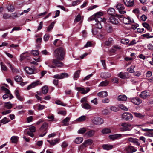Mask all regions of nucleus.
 I'll list each match as a JSON object with an SVG mask.
<instances>
[{"instance_id": "f257e3e1", "label": "nucleus", "mask_w": 153, "mask_h": 153, "mask_svg": "<svg viewBox=\"0 0 153 153\" xmlns=\"http://www.w3.org/2000/svg\"><path fill=\"white\" fill-rule=\"evenodd\" d=\"M65 54V50L64 48L62 47H58L54 51V55L56 59H53L52 62L53 65H52L50 61L46 62L45 63L49 67L52 68H55L56 66L58 67H62L63 64L60 61L64 59Z\"/></svg>"}, {"instance_id": "f03ea898", "label": "nucleus", "mask_w": 153, "mask_h": 153, "mask_svg": "<svg viewBox=\"0 0 153 153\" xmlns=\"http://www.w3.org/2000/svg\"><path fill=\"white\" fill-rule=\"evenodd\" d=\"M133 126L130 123L127 122L122 123L120 126V129L122 132L129 131L133 128Z\"/></svg>"}, {"instance_id": "7ed1b4c3", "label": "nucleus", "mask_w": 153, "mask_h": 153, "mask_svg": "<svg viewBox=\"0 0 153 153\" xmlns=\"http://www.w3.org/2000/svg\"><path fill=\"white\" fill-rule=\"evenodd\" d=\"M133 117L132 115L128 112H125L122 115V119L126 121L131 120Z\"/></svg>"}, {"instance_id": "20e7f679", "label": "nucleus", "mask_w": 153, "mask_h": 153, "mask_svg": "<svg viewBox=\"0 0 153 153\" xmlns=\"http://www.w3.org/2000/svg\"><path fill=\"white\" fill-rule=\"evenodd\" d=\"M141 129L142 131L146 132L144 134L145 136L149 137H153V129L141 128Z\"/></svg>"}, {"instance_id": "39448f33", "label": "nucleus", "mask_w": 153, "mask_h": 153, "mask_svg": "<svg viewBox=\"0 0 153 153\" xmlns=\"http://www.w3.org/2000/svg\"><path fill=\"white\" fill-rule=\"evenodd\" d=\"M92 123L95 125H101L104 123V120L102 118L98 117H95L92 120Z\"/></svg>"}, {"instance_id": "423d86ee", "label": "nucleus", "mask_w": 153, "mask_h": 153, "mask_svg": "<svg viewBox=\"0 0 153 153\" xmlns=\"http://www.w3.org/2000/svg\"><path fill=\"white\" fill-rule=\"evenodd\" d=\"M42 83L40 82L39 80H38L32 83L30 85L28 86L27 87V90H30V89L33 88L35 86H37L38 85H41Z\"/></svg>"}, {"instance_id": "0eeeda50", "label": "nucleus", "mask_w": 153, "mask_h": 153, "mask_svg": "<svg viewBox=\"0 0 153 153\" xmlns=\"http://www.w3.org/2000/svg\"><path fill=\"white\" fill-rule=\"evenodd\" d=\"M93 141L90 139H88L85 140L84 142L83 143L82 145H81L80 147V149H83L84 147H86L88 145H90L92 144L93 143Z\"/></svg>"}, {"instance_id": "6e6552de", "label": "nucleus", "mask_w": 153, "mask_h": 153, "mask_svg": "<svg viewBox=\"0 0 153 153\" xmlns=\"http://www.w3.org/2000/svg\"><path fill=\"white\" fill-rule=\"evenodd\" d=\"M151 95L150 92L145 91L142 92L140 95V97L143 99H146L149 97Z\"/></svg>"}, {"instance_id": "1a4fd4ad", "label": "nucleus", "mask_w": 153, "mask_h": 153, "mask_svg": "<svg viewBox=\"0 0 153 153\" xmlns=\"http://www.w3.org/2000/svg\"><path fill=\"white\" fill-rule=\"evenodd\" d=\"M68 76V74L65 73H62L60 74H56L53 76V78L55 79H62L65 77H67Z\"/></svg>"}, {"instance_id": "9d476101", "label": "nucleus", "mask_w": 153, "mask_h": 153, "mask_svg": "<svg viewBox=\"0 0 153 153\" xmlns=\"http://www.w3.org/2000/svg\"><path fill=\"white\" fill-rule=\"evenodd\" d=\"M108 137L110 139L115 140L121 138L122 137V135L121 134H114L110 135Z\"/></svg>"}, {"instance_id": "9b49d317", "label": "nucleus", "mask_w": 153, "mask_h": 153, "mask_svg": "<svg viewBox=\"0 0 153 153\" xmlns=\"http://www.w3.org/2000/svg\"><path fill=\"white\" fill-rule=\"evenodd\" d=\"M124 4L127 7H132L134 4V0H123Z\"/></svg>"}, {"instance_id": "f8f14e48", "label": "nucleus", "mask_w": 153, "mask_h": 153, "mask_svg": "<svg viewBox=\"0 0 153 153\" xmlns=\"http://www.w3.org/2000/svg\"><path fill=\"white\" fill-rule=\"evenodd\" d=\"M7 64L8 66L10 68L11 70L13 73H19V69L16 68L14 65L10 62H8Z\"/></svg>"}, {"instance_id": "ddd939ff", "label": "nucleus", "mask_w": 153, "mask_h": 153, "mask_svg": "<svg viewBox=\"0 0 153 153\" xmlns=\"http://www.w3.org/2000/svg\"><path fill=\"white\" fill-rule=\"evenodd\" d=\"M131 101L134 104L138 105L142 102L141 100L138 97L133 98L131 99Z\"/></svg>"}, {"instance_id": "4468645a", "label": "nucleus", "mask_w": 153, "mask_h": 153, "mask_svg": "<svg viewBox=\"0 0 153 153\" xmlns=\"http://www.w3.org/2000/svg\"><path fill=\"white\" fill-rule=\"evenodd\" d=\"M120 20L125 24H130L132 22L130 18L129 17H128L127 18L124 17L122 19H120Z\"/></svg>"}, {"instance_id": "2eb2a0df", "label": "nucleus", "mask_w": 153, "mask_h": 153, "mask_svg": "<svg viewBox=\"0 0 153 153\" xmlns=\"http://www.w3.org/2000/svg\"><path fill=\"white\" fill-rule=\"evenodd\" d=\"M102 147L104 149L107 150L111 149L114 147L113 145L108 144H103Z\"/></svg>"}, {"instance_id": "dca6fc26", "label": "nucleus", "mask_w": 153, "mask_h": 153, "mask_svg": "<svg viewBox=\"0 0 153 153\" xmlns=\"http://www.w3.org/2000/svg\"><path fill=\"white\" fill-rule=\"evenodd\" d=\"M126 149L128 153H132L137 150L136 149L132 146L127 147Z\"/></svg>"}, {"instance_id": "f3484780", "label": "nucleus", "mask_w": 153, "mask_h": 153, "mask_svg": "<svg viewBox=\"0 0 153 153\" xmlns=\"http://www.w3.org/2000/svg\"><path fill=\"white\" fill-rule=\"evenodd\" d=\"M117 76L121 78L125 79L128 78V73L127 72L123 73L122 72H120L119 73Z\"/></svg>"}, {"instance_id": "a211bd4d", "label": "nucleus", "mask_w": 153, "mask_h": 153, "mask_svg": "<svg viewBox=\"0 0 153 153\" xmlns=\"http://www.w3.org/2000/svg\"><path fill=\"white\" fill-rule=\"evenodd\" d=\"M97 95L99 97L103 98L107 97L108 95V93L106 91H102L98 93Z\"/></svg>"}, {"instance_id": "6ab92c4d", "label": "nucleus", "mask_w": 153, "mask_h": 153, "mask_svg": "<svg viewBox=\"0 0 153 153\" xmlns=\"http://www.w3.org/2000/svg\"><path fill=\"white\" fill-rule=\"evenodd\" d=\"M48 123H47L45 122L44 123L40 128L41 131H46L48 129Z\"/></svg>"}, {"instance_id": "aec40b11", "label": "nucleus", "mask_w": 153, "mask_h": 153, "mask_svg": "<svg viewBox=\"0 0 153 153\" xmlns=\"http://www.w3.org/2000/svg\"><path fill=\"white\" fill-rule=\"evenodd\" d=\"M25 70L26 72L29 74H32L34 72V70L32 68H31L29 67H26L25 69Z\"/></svg>"}, {"instance_id": "412c9836", "label": "nucleus", "mask_w": 153, "mask_h": 153, "mask_svg": "<svg viewBox=\"0 0 153 153\" xmlns=\"http://www.w3.org/2000/svg\"><path fill=\"white\" fill-rule=\"evenodd\" d=\"M109 20L111 22L112 24L115 25H117L119 23V22L118 20L113 16L109 18Z\"/></svg>"}, {"instance_id": "4be33fe9", "label": "nucleus", "mask_w": 153, "mask_h": 153, "mask_svg": "<svg viewBox=\"0 0 153 153\" xmlns=\"http://www.w3.org/2000/svg\"><path fill=\"white\" fill-rule=\"evenodd\" d=\"M114 41L113 39L111 38H109L108 41H105L104 44L105 45L107 46H110L113 43Z\"/></svg>"}, {"instance_id": "5701e85b", "label": "nucleus", "mask_w": 153, "mask_h": 153, "mask_svg": "<svg viewBox=\"0 0 153 153\" xmlns=\"http://www.w3.org/2000/svg\"><path fill=\"white\" fill-rule=\"evenodd\" d=\"M100 76L102 78H107L111 76V74L108 73H102L101 74Z\"/></svg>"}, {"instance_id": "b1692460", "label": "nucleus", "mask_w": 153, "mask_h": 153, "mask_svg": "<svg viewBox=\"0 0 153 153\" xmlns=\"http://www.w3.org/2000/svg\"><path fill=\"white\" fill-rule=\"evenodd\" d=\"M127 99V97L124 95H119L118 97V100L119 101H126Z\"/></svg>"}, {"instance_id": "393cba45", "label": "nucleus", "mask_w": 153, "mask_h": 153, "mask_svg": "<svg viewBox=\"0 0 153 153\" xmlns=\"http://www.w3.org/2000/svg\"><path fill=\"white\" fill-rule=\"evenodd\" d=\"M82 107L86 109H89L91 108V106L87 103L85 102L82 105Z\"/></svg>"}, {"instance_id": "a878e982", "label": "nucleus", "mask_w": 153, "mask_h": 153, "mask_svg": "<svg viewBox=\"0 0 153 153\" xmlns=\"http://www.w3.org/2000/svg\"><path fill=\"white\" fill-rule=\"evenodd\" d=\"M36 107H38V109L39 110H41L45 108V107L44 105H41L40 104L36 105H34L33 106V108H36Z\"/></svg>"}, {"instance_id": "bb28decb", "label": "nucleus", "mask_w": 153, "mask_h": 153, "mask_svg": "<svg viewBox=\"0 0 153 153\" xmlns=\"http://www.w3.org/2000/svg\"><path fill=\"white\" fill-rule=\"evenodd\" d=\"M95 133V131L94 130H91L87 132L85 135L88 137H90L93 136Z\"/></svg>"}, {"instance_id": "cd10ccee", "label": "nucleus", "mask_w": 153, "mask_h": 153, "mask_svg": "<svg viewBox=\"0 0 153 153\" xmlns=\"http://www.w3.org/2000/svg\"><path fill=\"white\" fill-rule=\"evenodd\" d=\"M101 132L103 134H106L111 133V130L110 128H105L102 130Z\"/></svg>"}, {"instance_id": "c85d7f7f", "label": "nucleus", "mask_w": 153, "mask_h": 153, "mask_svg": "<svg viewBox=\"0 0 153 153\" xmlns=\"http://www.w3.org/2000/svg\"><path fill=\"white\" fill-rule=\"evenodd\" d=\"M105 29L106 31L108 33H112L113 31V29L112 27L109 25L106 26Z\"/></svg>"}, {"instance_id": "c756f323", "label": "nucleus", "mask_w": 153, "mask_h": 153, "mask_svg": "<svg viewBox=\"0 0 153 153\" xmlns=\"http://www.w3.org/2000/svg\"><path fill=\"white\" fill-rule=\"evenodd\" d=\"M137 140L136 138H133L131 137L129 138L128 139V141L129 142H130L133 143L134 144H136L138 146L139 144L137 143Z\"/></svg>"}, {"instance_id": "7c9ffc66", "label": "nucleus", "mask_w": 153, "mask_h": 153, "mask_svg": "<svg viewBox=\"0 0 153 153\" xmlns=\"http://www.w3.org/2000/svg\"><path fill=\"white\" fill-rule=\"evenodd\" d=\"M83 140V138L81 137H77L75 140V142L76 144H80L81 143Z\"/></svg>"}, {"instance_id": "2f4dec72", "label": "nucleus", "mask_w": 153, "mask_h": 153, "mask_svg": "<svg viewBox=\"0 0 153 153\" xmlns=\"http://www.w3.org/2000/svg\"><path fill=\"white\" fill-rule=\"evenodd\" d=\"M107 13L108 14L113 15L115 13V10L113 8H110L108 10Z\"/></svg>"}, {"instance_id": "473e14b6", "label": "nucleus", "mask_w": 153, "mask_h": 153, "mask_svg": "<svg viewBox=\"0 0 153 153\" xmlns=\"http://www.w3.org/2000/svg\"><path fill=\"white\" fill-rule=\"evenodd\" d=\"M48 88L47 86H45L42 88V93L44 94H46L48 92Z\"/></svg>"}, {"instance_id": "72a5a7b5", "label": "nucleus", "mask_w": 153, "mask_h": 153, "mask_svg": "<svg viewBox=\"0 0 153 153\" xmlns=\"http://www.w3.org/2000/svg\"><path fill=\"white\" fill-rule=\"evenodd\" d=\"M109 83V82L107 80L102 81L99 85V86H107Z\"/></svg>"}, {"instance_id": "f704fd0d", "label": "nucleus", "mask_w": 153, "mask_h": 153, "mask_svg": "<svg viewBox=\"0 0 153 153\" xmlns=\"http://www.w3.org/2000/svg\"><path fill=\"white\" fill-rule=\"evenodd\" d=\"M14 79L17 82H20L22 80V77L19 75L16 76L14 78Z\"/></svg>"}, {"instance_id": "c9c22d12", "label": "nucleus", "mask_w": 153, "mask_h": 153, "mask_svg": "<svg viewBox=\"0 0 153 153\" xmlns=\"http://www.w3.org/2000/svg\"><path fill=\"white\" fill-rule=\"evenodd\" d=\"M4 107L6 108L10 109L12 107V105L10 102L4 103Z\"/></svg>"}, {"instance_id": "e433bc0d", "label": "nucleus", "mask_w": 153, "mask_h": 153, "mask_svg": "<svg viewBox=\"0 0 153 153\" xmlns=\"http://www.w3.org/2000/svg\"><path fill=\"white\" fill-rule=\"evenodd\" d=\"M11 142L13 143H16L18 140V137L15 136H13L11 138Z\"/></svg>"}, {"instance_id": "4c0bfd02", "label": "nucleus", "mask_w": 153, "mask_h": 153, "mask_svg": "<svg viewBox=\"0 0 153 153\" xmlns=\"http://www.w3.org/2000/svg\"><path fill=\"white\" fill-rule=\"evenodd\" d=\"M7 9L9 12H13L15 10L14 7L13 6L11 5H9L7 7Z\"/></svg>"}, {"instance_id": "58836bf2", "label": "nucleus", "mask_w": 153, "mask_h": 153, "mask_svg": "<svg viewBox=\"0 0 153 153\" xmlns=\"http://www.w3.org/2000/svg\"><path fill=\"white\" fill-rule=\"evenodd\" d=\"M116 7L117 9L118 10H123L125 9L123 5L120 3L117 4Z\"/></svg>"}, {"instance_id": "ea45409f", "label": "nucleus", "mask_w": 153, "mask_h": 153, "mask_svg": "<svg viewBox=\"0 0 153 153\" xmlns=\"http://www.w3.org/2000/svg\"><path fill=\"white\" fill-rule=\"evenodd\" d=\"M80 72V71L79 70H78L76 71V72L75 73L74 75V79L76 80L77 79V78L78 77L79 74Z\"/></svg>"}, {"instance_id": "a19ab883", "label": "nucleus", "mask_w": 153, "mask_h": 153, "mask_svg": "<svg viewBox=\"0 0 153 153\" xmlns=\"http://www.w3.org/2000/svg\"><path fill=\"white\" fill-rule=\"evenodd\" d=\"M1 65L2 70L5 71H7L8 69L6 66L2 62L1 63Z\"/></svg>"}, {"instance_id": "79ce46f5", "label": "nucleus", "mask_w": 153, "mask_h": 153, "mask_svg": "<svg viewBox=\"0 0 153 153\" xmlns=\"http://www.w3.org/2000/svg\"><path fill=\"white\" fill-rule=\"evenodd\" d=\"M81 16L80 14H78L75 17L74 19V22L75 23H77L80 21L81 20Z\"/></svg>"}, {"instance_id": "37998d69", "label": "nucleus", "mask_w": 153, "mask_h": 153, "mask_svg": "<svg viewBox=\"0 0 153 153\" xmlns=\"http://www.w3.org/2000/svg\"><path fill=\"white\" fill-rule=\"evenodd\" d=\"M70 120V118L67 117L65 119H64L63 120V123L64 124V125L66 126L68 125V124L67 123L69 122Z\"/></svg>"}, {"instance_id": "c03bdc74", "label": "nucleus", "mask_w": 153, "mask_h": 153, "mask_svg": "<svg viewBox=\"0 0 153 153\" xmlns=\"http://www.w3.org/2000/svg\"><path fill=\"white\" fill-rule=\"evenodd\" d=\"M134 115L137 117H139L140 118H142L144 117V115L140 113H137L135 112L134 113Z\"/></svg>"}, {"instance_id": "a18cd8bd", "label": "nucleus", "mask_w": 153, "mask_h": 153, "mask_svg": "<svg viewBox=\"0 0 153 153\" xmlns=\"http://www.w3.org/2000/svg\"><path fill=\"white\" fill-rule=\"evenodd\" d=\"M55 23L54 22H52L51 25L48 27L47 31H51V30L53 28Z\"/></svg>"}, {"instance_id": "49530a36", "label": "nucleus", "mask_w": 153, "mask_h": 153, "mask_svg": "<svg viewBox=\"0 0 153 153\" xmlns=\"http://www.w3.org/2000/svg\"><path fill=\"white\" fill-rule=\"evenodd\" d=\"M59 139L58 138H56L54 140H52L51 145L53 146L55 145L56 143H59Z\"/></svg>"}, {"instance_id": "de8ad7c7", "label": "nucleus", "mask_w": 153, "mask_h": 153, "mask_svg": "<svg viewBox=\"0 0 153 153\" xmlns=\"http://www.w3.org/2000/svg\"><path fill=\"white\" fill-rule=\"evenodd\" d=\"M119 107L121 109L127 111L128 109L123 104H120L119 105Z\"/></svg>"}, {"instance_id": "09e8293b", "label": "nucleus", "mask_w": 153, "mask_h": 153, "mask_svg": "<svg viewBox=\"0 0 153 153\" xmlns=\"http://www.w3.org/2000/svg\"><path fill=\"white\" fill-rule=\"evenodd\" d=\"M86 131V129L85 128H80L78 131L79 134H83L85 133Z\"/></svg>"}, {"instance_id": "8fccbe9b", "label": "nucleus", "mask_w": 153, "mask_h": 153, "mask_svg": "<svg viewBox=\"0 0 153 153\" xmlns=\"http://www.w3.org/2000/svg\"><path fill=\"white\" fill-rule=\"evenodd\" d=\"M86 119V117L85 116H82L79 118L77 120L79 122H82L85 121Z\"/></svg>"}, {"instance_id": "3c124183", "label": "nucleus", "mask_w": 153, "mask_h": 153, "mask_svg": "<svg viewBox=\"0 0 153 153\" xmlns=\"http://www.w3.org/2000/svg\"><path fill=\"white\" fill-rule=\"evenodd\" d=\"M1 89L2 91H5L7 94H8L10 92V91L9 89L4 86H2L1 87Z\"/></svg>"}, {"instance_id": "603ef678", "label": "nucleus", "mask_w": 153, "mask_h": 153, "mask_svg": "<svg viewBox=\"0 0 153 153\" xmlns=\"http://www.w3.org/2000/svg\"><path fill=\"white\" fill-rule=\"evenodd\" d=\"M142 36L143 37L146 38L147 39L153 38V36L149 35V33H148L143 34Z\"/></svg>"}, {"instance_id": "864d4df0", "label": "nucleus", "mask_w": 153, "mask_h": 153, "mask_svg": "<svg viewBox=\"0 0 153 153\" xmlns=\"http://www.w3.org/2000/svg\"><path fill=\"white\" fill-rule=\"evenodd\" d=\"M9 121L7 120V118L6 117H4L3 119L1 120L0 123H1L5 124L9 122Z\"/></svg>"}, {"instance_id": "5fc2aeb1", "label": "nucleus", "mask_w": 153, "mask_h": 153, "mask_svg": "<svg viewBox=\"0 0 153 153\" xmlns=\"http://www.w3.org/2000/svg\"><path fill=\"white\" fill-rule=\"evenodd\" d=\"M95 27L96 28L99 29H100L102 28L101 23L100 22H96L95 24Z\"/></svg>"}, {"instance_id": "6e6d98bb", "label": "nucleus", "mask_w": 153, "mask_h": 153, "mask_svg": "<svg viewBox=\"0 0 153 153\" xmlns=\"http://www.w3.org/2000/svg\"><path fill=\"white\" fill-rule=\"evenodd\" d=\"M103 15V13L102 12H99L96 13L94 15L96 16V18L98 17H100Z\"/></svg>"}, {"instance_id": "4d7b16f0", "label": "nucleus", "mask_w": 153, "mask_h": 153, "mask_svg": "<svg viewBox=\"0 0 153 153\" xmlns=\"http://www.w3.org/2000/svg\"><path fill=\"white\" fill-rule=\"evenodd\" d=\"M129 42V40L126 39H123L121 41V42L124 44H127Z\"/></svg>"}, {"instance_id": "13d9d810", "label": "nucleus", "mask_w": 153, "mask_h": 153, "mask_svg": "<svg viewBox=\"0 0 153 153\" xmlns=\"http://www.w3.org/2000/svg\"><path fill=\"white\" fill-rule=\"evenodd\" d=\"M110 109L114 111H117L119 110V108L115 106H111L110 108Z\"/></svg>"}, {"instance_id": "bf43d9fd", "label": "nucleus", "mask_w": 153, "mask_h": 153, "mask_svg": "<svg viewBox=\"0 0 153 153\" xmlns=\"http://www.w3.org/2000/svg\"><path fill=\"white\" fill-rule=\"evenodd\" d=\"M90 91V89L88 88H86V90L84 88H83L81 91V93L83 94H85L87 92H88Z\"/></svg>"}, {"instance_id": "052dcab7", "label": "nucleus", "mask_w": 153, "mask_h": 153, "mask_svg": "<svg viewBox=\"0 0 153 153\" xmlns=\"http://www.w3.org/2000/svg\"><path fill=\"white\" fill-rule=\"evenodd\" d=\"M2 18L4 19H7L10 18V16L8 14L5 13L3 14Z\"/></svg>"}, {"instance_id": "680f3d73", "label": "nucleus", "mask_w": 153, "mask_h": 153, "mask_svg": "<svg viewBox=\"0 0 153 153\" xmlns=\"http://www.w3.org/2000/svg\"><path fill=\"white\" fill-rule=\"evenodd\" d=\"M92 43L91 41H88L87 42L84 47L85 48H88L92 46Z\"/></svg>"}, {"instance_id": "e2e57ef3", "label": "nucleus", "mask_w": 153, "mask_h": 153, "mask_svg": "<svg viewBox=\"0 0 153 153\" xmlns=\"http://www.w3.org/2000/svg\"><path fill=\"white\" fill-rule=\"evenodd\" d=\"M143 26L145 28H147L148 30H149L150 27L149 24L146 22L142 23Z\"/></svg>"}, {"instance_id": "0e129e2a", "label": "nucleus", "mask_w": 153, "mask_h": 153, "mask_svg": "<svg viewBox=\"0 0 153 153\" xmlns=\"http://www.w3.org/2000/svg\"><path fill=\"white\" fill-rule=\"evenodd\" d=\"M31 53L34 56H37L39 54L38 50H32L31 51Z\"/></svg>"}, {"instance_id": "69168bd1", "label": "nucleus", "mask_w": 153, "mask_h": 153, "mask_svg": "<svg viewBox=\"0 0 153 153\" xmlns=\"http://www.w3.org/2000/svg\"><path fill=\"white\" fill-rule=\"evenodd\" d=\"M56 103L58 105H59L63 106H65L66 104H64L62 102L59 100H57L55 101Z\"/></svg>"}, {"instance_id": "338daca9", "label": "nucleus", "mask_w": 153, "mask_h": 153, "mask_svg": "<svg viewBox=\"0 0 153 153\" xmlns=\"http://www.w3.org/2000/svg\"><path fill=\"white\" fill-rule=\"evenodd\" d=\"M79 0H76V1H74L72 2V4H71V6H75L77 5L79 3Z\"/></svg>"}, {"instance_id": "774afa93", "label": "nucleus", "mask_w": 153, "mask_h": 153, "mask_svg": "<svg viewBox=\"0 0 153 153\" xmlns=\"http://www.w3.org/2000/svg\"><path fill=\"white\" fill-rule=\"evenodd\" d=\"M28 129L30 131L33 132H35L36 131V128L34 126H31L30 127L28 128Z\"/></svg>"}]
</instances>
